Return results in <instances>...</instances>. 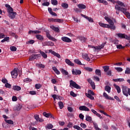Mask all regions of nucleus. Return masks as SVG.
<instances>
[{
  "instance_id": "nucleus-1",
  "label": "nucleus",
  "mask_w": 130,
  "mask_h": 130,
  "mask_svg": "<svg viewBox=\"0 0 130 130\" xmlns=\"http://www.w3.org/2000/svg\"><path fill=\"white\" fill-rule=\"evenodd\" d=\"M119 6L120 5H116V6L115 7V9L116 11V14H117V15H119V11L120 12H122V13H123V14H124V15L125 14H126V12H127V8H124V7H121Z\"/></svg>"
},
{
  "instance_id": "nucleus-38",
  "label": "nucleus",
  "mask_w": 130,
  "mask_h": 130,
  "mask_svg": "<svg viewBox=\"0 0 130 130\" xmlns=\"http://www.w3.org/2000/svg\"><path fill=\"white\" fill-rule=\"evenodd\" d=\"M85 95L86 97L90 99V100H94V96H92V95L88 94L87 93H85Z\"/></svg>"
},
{
  "instance_id": "nucleus-4",
  "label": "nucleus",
  "mask_w": 130,
  "mask_h": 130,
  "mask_svg": "<svg viewBox=\"0 0 130 130\" xmlns=\"http://www.w3.org/2000/svg\"><path fill=\"white\" fill-rule=\"evenodd\" d=\"M118 36L119 38H120L121 39H127V40L130 41V36H127V35L124 34H121V33H118L116 34Z\"/></svg>"
},
{
  "instance_id": "nucleus-49",
  "label": "nucleus",
  "mask_w": 130,
  "mask_h": 130,
  "mask_svg": "<svg viewBox=\"0 0 130 130\" xmlns=\"http://www.w3.org/2000/svg\"><path fill=\"white\" fill-rule=\"evenodd\" d=\"M9 40H10V37H7L5 38L3 40H2L1 41V42L4 43V42H6V41H9Z\"/></svg>"
},
{
  "instance_id": "nucleus-59",
  "label": "nucleus",
  "mask_w": 130,
  "mask_h": 130,
  "mask_svg": "<svg viewBox=\"0 0 130 130\" xmlns=\"http://www.w3.org/2000/svg\"><path fill=\"white\" fill-rule=\"evenodd\" d=\"M109 28H110V29H112V30H115L116 27L115 25H114V24H110Z\"/></svg>"
},
{
  "instance_id": "nucleus-18",
  "label": "nucleus",
  "mask_w": 130,
  "mask_h": 130,
  "mask_svg": "<svg viewBox=\"0 0 130 130\" xmlns=\"http://www.w3.org/2000/svg\"><path fill=\"white\" fill-rule=\"evenodd\" d=\"M99 24L100 25V26H101V27H103V28H109V27H110V25L103 23L102 22H99Z\"/></svg>"
},
{
  "instance_id": "nucleus-5",
  "label": "nucleus",
  "mask_w": 130,
  "mask_h": 130,
  "mask_svg": "<svg viewBox=\"0 0 130 130\" xmlns=\"http://www.w3.org/2000/svg\"><path fill=\"white\" fill-rule=\"evenodd\" d=\"M70 87L71 88H75L76 89H81L80 85H78V84L73 80L70 81Z\"/></svg>"
},
{
  "instance_id": "nucleus-44",
  "label": "nucleus",
  "mask_w": 130,
  "mask_h": 130,
  "mask_svg": "<svg viewBox=\"0 0 130 130\" xmlns=\"http://www.w3.org/2000/svg\"><path fill=\"white\" fill-rule=\"evenodd\" d=\"M58 104L59 105L60 109H62V108H63V103H62V102H59L58 103Z\"/></svg>"
},
{
  "instance_id": "nucleus-46",
  "label": "nucleus",
  "mask_w": 130,
  "mask_h": 130,
  "mask_svg": "<svg viewBox=\"0 0 130 130\" xmlns=\"http://www.w3.org/2000/svg\"><path fill=\"white\" fill-rule=\"evenodd\" d=\"M115 69L117 70L119 73H121V72H122L123 71V69L120 67H115Z\"/></svg>"
},
{
  "instance_id": "nucleus-9",
  "label": "nucleus",
  "mask_w": 130,
  "mask_h": 130,
  "mask_svg": "<svg viewBox=\"0 0 130 130\" xmlns=\"http://www.w3.org/2000/svg\"><path fill=\"white\" fill-rule=\"evenodd\" d=\"M105 20L110 24V25H114V22L112 20V19H111L110 17L108 16H105L104 18Z\"/></svg>"
},
{
  "instance_id": "nucleus-39",
  "label": "nucleus",
  "mask_w": 130,
  "mask_h": 130,
  "mask_svg": "<svg viewBox=\"0 0 130 130\" xmlns=\"http://www.w3.org/2000/svg\"><path fill=\"white\" fill-rule=\"evenodd\" d=\"M113 81L114 82H123L124 81V79L123 78L115 79H113Z\"/></svg>"
},
{
  "instance_id": "nucleus-64",
  "label": "nucleus",
  "mask_w": 130,
  "mask_h": 130,
  "mask_svg": "<svg viewBox=\"0 0 130 130\" xmlns=\"http://www.w3.org/2000/svg\"><path fill=\"white\" fill-rule=\"evenodd\" d=\"M49 5V2H45L42 4V6L48 7Z\"/></svg>"
},
{
  "instance_id": "nucleus-25",
  "label": "nucleus",
  "mask_w": 130,
  "mask_h": 130,
  "mask_svg": "<svg viewBox=\"0 0 130 130\" xmlns=\"http://www.w3.org/2000/svg\"><path fill=\"white\" fill-rule=\"evenodd\" d=\"M61 39L64 42H72V40L67 37H63L61 38Z\"/></svg>"
},
{
  "instance_id": "nucleus-56",
  "label": "nucleus",
  "mask_w": 130,
  "mask_h": 130,
  "mask_svg": "<svg viewBox=\"0 0 130 130\" xmlns=\"http://www.w3.org/2000/svg\"><path fill=\"white\" fill-rule=\"evenodd\" d=\"M89 95H92L93 96H94V95H95V93H94V92H93V91L91 90H88V93Z\"/></svg>"
},
{
  "instance_id": "nucleus-50",
  "label": "nucleus",
  "mask_w": 130,
  "mask_h": 130,
  "mask_svg": "<svg viewBox=\"0 0 130 130\" xmlns=\"http://www.w3.org/2000/svg\"><path fill=\"white\" fill-rule=\"evenodd\" d=\"M74 128H75V129L77 130H83V128H82L81 127H80L78 125H75L73 126Z\"/></svg>"
},
{
  "instance_id": "nucleus-7",
  "label": "nucleus",
  "mask_w": 130,
  "mask_h": 130,
  "mask_svg": "<svg viewBox=\"0 0 130 130\" xmlns=\"http://www.w3.org/2000/svg\"><path fill=\"white\" fill-rule=\"evenodd\" d=\"M11 76L13 79H16L18 76V68H15L13 71L11 72Z\"/></svg>"
},
{
  "instance_id": "nucleus-57",
  "label": "nucleus",
  "mask_w": 130,
  "mask_h": 130,
  "mask_svg": "<svg viewBox=\"0 0 130 130\" xmlns=\"http://www.w3.org/2000/svg\"><path fill=\"white\" fill-rule=\"evenodd\" d=\"M124 15L126 16L127 19H130V13L128 12V11H127L126 13L124 14Z\"/></svg>"
},
{
  "instance_id": "nucleus-14",
  "label": "nucleus",
  "mask_w": 130,
  "mask_h": 130,
  "mask_svg": "<svg viewBox=\"0 0 130 130\" xmlns=\"http://www.w3.org/2000/svg\"><path fill=\"white\" fill-rule=\"evenodd\" d=\"M54 43L52 42H46L43 43V46H53Z\"/></svg>"
},
{
  "instance_id": "nucleus-13",
  "label": "nucleus",
  "mask_w": 130,
  "mask_h": 130,
  "mask_svg": "<svg viewBox=\"0 0 130 130\" xmlns=\"http://www.w3.org/2000/svg\"><path fill=\"white\" fill-rule=\"evenodd\" d=\"M79 110L81 111H90V109L85 106H81L79 107Z\"/></svg>"
},
{
  "instance_id": "nucleus-55",
  "label": "nucleus",
  "mask_w": 130,
  "mask_h": 130,
  "mask_svg": "<svg viewBox=\"0 0 130 130\" xmlns=\"http://www.w3.org/2000/svg\"><path fill=\"white\" fill-rule=\"evenodd\" d=\"M5 87L6 88H8L9 89H11V88H12V85L7 82L5 84Z\"/></svg>"
},
{
  "instance_id": "nucleus-23",
  "label": "nucleus",
  "mask_w": 130,
  "mask_h": 130,
  "mask_svg": "<svg viewBox=\"0 0 130 130\" xmlns=\"http://www.w3.org/2000/svg\"><path fill=\"white\" fill-rule=\"evenodd\" d=\"M35 119L37 120V121H39V122H43L44 120L42 118H39V116L38 115H35L34 116Z\"/></svg>"
},
{
  "instance_id": "nucleus-61",
  "label": "nucleus",
  "mask_w": 130,
  "mask_h": 130,
  "mask_svg": "<svg viewBox=\"0 0 130 130\" xmlns=\"http://www.w3.org/2000/svg\"><path fill=\"white\" fill-rule=\"evenodd\" d=\"M125 74H130V69L128 68H127L126 69V70L125 71Z\"/></svg>"
},
{
  "instance_id": "nucleus-52",
  "label": "nucleus",
  "mask_w": 130,
  "mask_h": 130,
  "mask_svg": "<svg viewBox=\"0 0 130 130\" xmlns=\"http://www.w3.org/2000/svg\"><path fill=\"white\" fill-rule=\"evenodd\" d=\"M5 121L9 124H14V122L12 120H5Z\"/></svg>"
},
{
  "instance_id": "nucleus-19",
  "label": "nucleus",
  "mask_w": 130,
  "mask_h": 130,
  "mask_svg": "<svg viewBox=\"0 0 130 130\" xmlns=\"http://www.w3.org/2000/svg\"><path fill=\"white\" fill-rule=\"evenodd\" d=\"M103 96L107 100H114V99H113V98H111V96H109L108 94L106 93V92L103 93Z\"/></svg>"
},
{
  "instance_id": "nucleus-58",
  "label": "nucleus",
  "mask_w": 130,
  "mask_h": 130,
  "mask_svg": "<svg viewBox=\"0 0 130 130\" xmlns=\"http://www.w3.org/2000/svg\"><path fill=\"white\" fill-rule=\"evenodd\" d=\"M10 50L11 51H16L17 50V48L15 46H12L10 47Z\"/></svg>"
},
{
  "instance_id": "nucleus-60",
  "label": "nucleus",
  "mask_w": 130,
  "mask_h": 130,
  "mask_svg": "<svg viewBox=\"0 0 130 130\" xmlns=\"http://www.w3.org/2000/svg\"><path fill=\"white\" fill-rule=\"evenodd\" d=\"M80 126L83 128H86V127H87V125H86L85 123H81L80 124Z\"/></svg>"
},
{
  "instance_id": "nucleus-12",
  "label": "nucleus",
  "mask_w": 130,
  "mask_h": 130,
  "mask_svg": "<svg viewBox=\"0 0 130 130\" xmlns=\"http://www.w3.org/2000/svg\"><path fill=\"white\" fill-rule=\"evenodd\" d=\"M82 58L83 59L87 60V61H90V57H89V55L87 53H83L82 54Z\"/></svg>"
},
{
  "instance_id": "nucleus-33",
  "label": "nucleus",
  "mask_w": 130,
  "mask_h": 130,
  "mask_svg": "<svg viewBox=\"0 0 130 130\" xmlns=\"http://www.w3.org/2000/svg\"><path fill=\"white\" fill-rule=\"evenodd\" d=\"M77 7L79 8V9H81L82 10H84L86 8V5L82 4H78Z\"/></svg>"
},
{
  "instance_id": "nucleus-20",
  "label": "nucleus",
  "mask_w": 130,
  "mask_h": 130,
  "mask_svg": "<svg viewBox=\"0 0 130 130\" xmlns=\"http://www.w3.org/2000/svg\"><path fill=\"white\" fill-rule=\"evenodd\" d=\"M65 62L68 64V66H70V67H74L75 66V64L72 62L70 59H65Z\"/></svg>"
},
{
  "instance_id": "nucleus-17",
  "label": "nucleus",
  "mask_w": 130,
  "mask_h": 130,
  "mask_svg": "<svg viewBox=\"0 0 130 130\" xmlns=\"http://www.w3.org/2000/svg\"><path fill=\"white\" fill-rule=\"evenodd\" d=\"M99 24L100 25V26H101V27H103V28H109V27H110V25L103 23L102 22H99Z\"/></svg>"
},
{
  "instance_id": "nucleus-32",
  "label": "nucleus",
  "mask_w": 130,
  "mask_h": 130,
  "mask_svg": "<svg viewBox=\"0 0 130 130\" xmlns=\"http://www.w3.org/2000/svg\"><path fill=\"white\" fill-rule=\"evenodd\" d=\"M52 70H53V71H54V72L55 73V74H56V75L60 74V72H59V71H58V70H57V68H56V67H52Z\"/></svg>"
},
{
  "instance_id": "nucleus-63",
  "label": "nucleus",
  "mask_w": 130,
  "mask_h": 130,
  "mask_svg": "<svg viewBox=\"0 0 130 130\" xmlns=\"http://www.w3.org/2000/svg\"><path fill=\"white\" fill-rule=\"evenodd\" d=\"M35 87L36 89H40L41 87V85H40V84H37L35 85Z\"/></svg>"
},
{
  "instance_id": "nucleus-3",
  "label": "nucleus",
  "mask_w": 130,
  "mask_h": 130,
  "mask_svg": "<svg viewBox=\"0 0 130 130\" xmlns=\"http://www.w3.org/2000/svg\"><path fill=\"white\" fill-rule=\"evenodd\" d=\"M130 88L124 85L122 86V91L123 95L126 97L128 96V92H129Z\"/></svg>"
},
{
  "instance_id": "nucleus-28",
  "label": "nucleus",
  "mask_w": 130,
  "mask_h": 130,
  "mask_svg": "<svg viewBox=\"0 0 130 130\" xmlns=\"http://www.w3.org/2000/svg\"><path fill=\"white\" fill-rule=\"evenodd\" d=\"M39 52L43 58H47V54L45 52L41 50H40Z\"/></svg>"
},
{
  "instance_id": "nucleus-62",
  "label": "nucleus",
  "mask_w": 130,
  "mask_h": 130,
  "mask_svg": "<svg viewBox=\"0 0 130 130\" xmlns=\"http://www.w3.org/2000/svg\"><path fill=\"white\" fill-rule=\"evenodd\" d=\"M90 85L91 86V87L93 90H95L96 86H95V83L92 82V83L90 84Z\"/></svg>"
},
{
  "instance_id": "nucleus-10",
  "label": "nucleus",
  "mask_w": 130,
  "mask_h": 130,
  "mask_svg": "<svg viewBox=\"0 0 130 130\" xmlns=\"http://www.w3.org/2000/svg\"><path fill=\"white\" fill-rule=\"evenodd\" d=\"M49 52L50 53H52V54H53V55H54V56H56V57H57L58 58H60L61 57L60 55L58 53L55 52L54 51H53L52 50L50 49L49 50Z\"/></svg>"
},
{
  "instance_id": "nucleus-11",
  "label": "nucleus",
  "mask_w": 130,
  "mask_h": 130,
  "mask_svg": "<svg viewBox=\"0 0 130 130\" xmlns=\"http://www.w3.org/2000/svg\"><path fill=\"white\" fill-rule=\"evenodd\" d=\"M113 4H116V5H118V6H120L121 7H124V4H123L122 2L120 1H110Z\"/></svg>"
},
{
  "instance_id": "nucleus-41",
  "label": "nucleus",
  "mask_w": 130,
  "mask_h": 130,
  "mask_svg": "<svg viewBox=\"0 0 130 130\" xmlns=\"http://www.w3.org/2000/svg\"><path fill=\"white\" fill-rule=\"evenodd\" d=\"M36 66L39 69H44L45 68V66L43 65V64L37 63Z\"/></svg>"
},
{
  "instance_id": "nucleus-42",
  "label": "nucleus",
  "mask_w": 130,
  "mask_h": 130,
  "mask_svg": "<svg viewBox=\"0 0 130 130\" xmlns=\"http://www.w3.org/2000/svg\"><path fill=\"white\" fill-rule=\"evenodd\" d=\"M74 62H75V63H77V64H79L80 66H82V62H81V61L78 59H75L74 60Z\"/></svg>"
},
{
  "instance_id": "nucleus-31",
  "label": "nucleus",
  "mask_w": 130,
  "mask_h": 130,
  "mask_svg": "<svg viewBox=\"0 0 130 130\" xmlns=\"http://www.w3.org/2000/svg\"><path fill=\"white\" fill-rule=\"evenodd\" d=\"M13 89L14 91H20L21 90V87L18 86V85H15L13 86Z\"/></svg>"
},
{
  "instance_id": "nucleus-40",
  "label": "nucleus",
  "mask_w": 130,
  "mask_h": 130,
  "mask_svg": "<svg viewBox=\"0 0 130 130\" xmlns=\"http://www.w3.org/2000/svg\"><path fill=\"white\" fill-rule=\"evenodd\" d=\"M60 72L62 73V74H63V75H66V76H68V75H69V72L63 69H61L60 70Z\"/></svg>"
},
{
  "instance_id": "nucleus-37",
  "label": "nucleus",
  "mask_w": 130,
  "mask_h": 130,
  "mask_svg": "<svg viewBox=\"0 0 130 130\" xmlns=\"http://www.w3.org/2000/svg\"><path fill=\"white\" fill-rule=\"evenodd\" d=\"M95 75L99 76V77H101V71L99 69L95 70Z\"/></svg>"
},
{
  "instance_id": "nucleus-15",
  "label": "nucleus",
  "mask_w": 130,
  "mask_h": 130,
  "mask_svg": "<svg viewBox=\"0 0 130 130\" xmlns=\"http://www.w3.org/2000/svg\"><path fill=\"white\" fill-rule=\"evenodd\" d=\"M46 36L47 38H48V39H49L50 40H52V41H55V42H56V41H57V40H56V39L53 38V37H51V36H50V34H49V33L48 32H46Z\"/></svg>"
},
{
  "instance_id": "nucleus-24",
  "label": "nucleus",
  "mask_w": 130,
  "mask_h": 130,
  "mask_svg": "<svg viewBox=\"0 0 130 130\" xmlns=\"http://www.w3.org/2000/svg\"><path fill=\"white\" fill-rule=\"evenodd\" d=\"M41 31L40 30H29L28 34H40Z\"/></svg>"
},
{
  "instance_id": "nucleus-43",
  "label": "nucleus",
  "mask_w": 130,
  "mask_h": 130,
  "mask_svg": "<svg viewBox=\"0 0 130 130\" xmlns=\"http://www.w3.org/2000/svg\"><path fill=\"white\" fill-rule=\"evenodd\" d=\"M53 127V125L51 124H48L46 126V128H47L48 129H51Z\"/></svg>"
},
{
  "instance_id": "nucleus-54",
  "label": "nucleus",
  "mask_w": 130,
  "mask_h": 130,
  "mask_svg": "<svg viewBox=\"0 0 130 130\" xmlns=\"http://www.w3.org/2000/svg\"><path fill=\"white\" fill-rule=\"evenodd\" d=\"M84 69L86 71H87V72H93V69L91 68L85 67Z\"/></svg>"
},
{
  "instance_id": "nucleus-48",
  "label": "nucleus",
  "mask_w": 130,
  "mask_h": 130,
  "mask_svg": "<svg viewBox=\"0 0 130 130\" xmlns=\"http://www.w3.org/2000/svg\"><path fill=\"white\" fill-rule=\"evenodd\" d=\"M61 7L64 9H68L69 8V4L67 3H63L61 4Z\"/></svg>"
},
{
  "instance_id": "nucleus-26",
  "label": "nucleus",
  "mask_w": 130,
  "mask_h": 130,
  "mask_svg": "<svg viewBox=\"0 0 130 130\" xmlns=\"http://www.w3.org/2000/svg\"><path fill=\"white\" fill-rule=\"evenodd\" d=\"M16 15H17L16 12H12L9 14V17L11 19H15V18H16Z\"/></svg>"
},
{
  "instance_id": "nucleus-36",
  "label": "nucleus",
  "mask_w": 130,
  "mask_h": 130,
  "mask_svg": "<svg viewBox=\"0 0 130 130\" xmlns=\"http://www.w3.org/2000/svg\"><path fill=\"white\" fill-rule=\"evenodd\" d=\"M51 29H52V30H54V31H55V32H59V29L57 27H55L53 25H51L50 26Z\"/></svg>"
},
{
  "instance_id": "nucleus-34",
  "label": "nucleus",
  "mask_w": 130,
  "mask_h": 130,
  "mask_svg": "<svg viewBox=\"0 0 130 130\" xmlns=\"http://www.w3.org/2000/svg\"><path fill=\"white\" fill-rule=\"evenodd\" d=\"M79 40L80 41H81V42H82V43H85V42H86L87 41V38L84 37H80Z\"/></svg>"
},
{
  "instance_id": "nucleus-21",
  "label": "nucleus",
  "mask_w": 130,
  "mask_h": 130,
  "mask_svg": "<svg viewBox=\"0 0 130 130\" xmlns=\"http://www.w3.org/2000/svg\"><path fill=\"white\" fill-rule=\"evenodd\" d=\"M6 8H7V11H8V13H9V14H11V13H13L14 12H13V8L12 7H11V6L9 5H6Z\"/></svg>"
},
{
  "instance_id": "nucleus-47",
  "label": "nucleus",
  "mask_w": 130,
  "mask_h": 130,
  "mask_svg": "<svg viewBox=\"0 0 130 130\" xmlns=\"http://www.w3.org/2000/svg\"><path fill=\"white\" fill-rule=\"evenodd\" d=\"M51 4L53 6H57L58 3L57 2V0H51Z\"/></svg>"
},
{
  "instance_id": "nucleus-22",
  "label": "nucleus",
  "mask_w": 130,
  "mask_h": 130,
  "mask_svg": "<svg viewBox=\"0 0 130 130\" xmlns=\"http://www.w3.org/2000/svg\"><path fill=\"white\" fill-rule=\"evenodd\" d=\"M72 74L73 75H81V74H82V72H81V71L80 70H75L74 69H73L72 71Z\"/></svg>"
},
{
  "instance_id": "nucleus-29",
  "label": "nucleus",
  "mask_w": 130,
  "mask_h": 130,
  "mask_svg": "<svg viewBox=\"0 0 130 130\" xmlns=\"http://www.w3.org/2000/svg\"><path fill=\"white\" fill-rule=\"evenodd\" d=\"M86 121H88L89 122H90L92 123L93 122V120H92V117L89 115H86Z\"/></svg>"
},
{
  "instance_id": "nucleus-53",
  "label": "nucleus",
  "mask_w": 130,
  "mask_h": 130,
  "mask_svg": "<svg viewBox=\"0 0 130 130\" xmlns=\"http://www.w3.org/2000/svg\"><path fill=\"white\" fill-rule=\"evenodd\" d=\"M100 112L101 113H102L103 114H104V115H106V116H109V117H111V116L110 115L107 114V113L105 112L104 111L100 110Z\"/></svg>"
},
{
  "instance_id": "nucleus-27",
  "label": "nucleus",
  "mask_w": 130,
  "mask_h": 130,
  "mask_svg": "<svg viewBox=\"0 0 130 130\" xmlns=\"http://www.w3.org/2000/svg\"><path fill=\"white\" fill-rule=\"evenodd\" d=\"M36 38L38 40H40V41H42L44 39V38H43V36H42L41 35H36Z\"/></svg>"
},
{
  "instance_id": "nucleus-30",
  "label": "nucleus",
  "mask_w": 130,
  "mask_h": 130,
  "mask_svg": "<svg viewBox=\"0 0 130 130\" xmlns=\"http://www.w3.org/2000/svg\"><path fill=\"white\" fill-rule=\"evenodd\" d=\"M113 86H114V87H115L116 90H117V93H120V92H121V90H120V87H119V86L115 84H114L113 85Z\"/></svg>"
},
{
  "instance_id": "nucleus-16",
  "label": "nucleus",
  "mask_w": 130,
  "mask_h": 130,
  "mask_svg": "<svg viewBox=\"0 0 130 130\" xmlns=\"http://www.w3.org/2000/svg\"><path fill=\"white\" fill-rule=\"evenodd\" d=\"M81 16L83 18H85V19H86V20H88V22H90V23H93V22H94V20H93V18L91 17H88L86 15H84V14H81Z\"/></svg>"
},
{
  "instance_id": "nucleus-2",
  "label": "nucleus",
  "mask_w": 130,
  "mask_h": 130,
  "mask_svg": "<svg viewBox=\"0 0 130 130\" xmlns=\"http://www.w3.org/2000/svg\"><path fill=\"white\" fill-rule=\"evenodd\" d=\"M105 46V43H103L101 44V45L100 46H94L93 45H89L88 46V47L89 48H93V51H96V50H100L101 49H102V48H103V47H104V46Z\"/></svg>"
},
{
  "instance_id": "nucleus-35",
  "label": "nucleus",
  "mask_w": 130,
  "mask_h": 130,
  "mask_svg": "<svg viewBox=\"0 0 130 130\" xmlns=\"http://www.w3.org/2000/svg\"><path fill=\"white\" fill-rule=\"evenodd\" d=\"M105 91L108 92V93H110V92H111L110 90H111V87L108 85H107L105 87Z\"/></svg>"
},
{
  "instance_id": "nucleus-8",
  "label": "nucleus",
  "mask_w": 130,
  "mask_h": 130,
  "mask_svg": "<svg viewBox=\"0 0 130 130\" xmlns=\"http://www.w3.org/2000/svg\"><path fill=\"white\" fill-rule=\"evenodd\" d=\"M50 22H54L55 23H62L63 19L58 18H51L49 19Z\"/></svg>"
},
{
  "instance_id": "nucleus-6",
  "label": "nucleus",
  "mask_w": 130,
  "mask_h": 130,
  "mask_svg": "<svg viewBox=\"0 0 130 130\" xmlns=\"http://www.w3.org/2000/svg\"><path fill=\"white\" fill-rule=\"evenodd\" d=\"M41 57V55L40 54H32L29 57L28 60L30 61L34 60V59H39Z\"/></svg>"
},
{
  "instance_id": "nucleus-45",
  "label": "nucleus",
  "mask_w": 130,
  "mask_h": 130,
  "mask_svg": "<svg viewBox=\"0 0 130 130\" xmlns=\"http://www.w3.org/2000/svg\"><path fill=\"white\" fill-rule=\"evenodd\" d=\"M103 69H104V72L106 73L109 71V66H103Z\"/></svg>"
},
{
  "instance_id": "nucleus-51",
  "label": "nucleus",
  "mask_w": 130,
  "mask_h": 130,
  "mask_svg": "<svg viewBox=\"0 0 130 130\" xmlns=\"http://www.w3.org/2000/svg\"><path fill=\"white\" fill-rule=\"evenodd\" d=\"M44 116H45V117H50L51 116V114L50 113H46V112L43 113Z\"/></svg>"
}]
</instances>
